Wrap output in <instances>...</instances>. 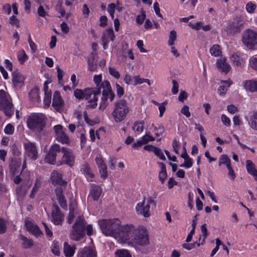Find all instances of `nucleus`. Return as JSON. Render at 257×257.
I'll return each mask as SVG.
<instances>
[{
    "label": "nucleus",
    "mask_w": 257,
    "mask_h": 257,
    "mask_svg": "<svg viewBox=\"0 0 257 257\" xmlns=\"http://www.w3.org/2000/svg\"><path fill=\"white\" fill-rule=\"evenodd\" d=\"M98 224L102 233L106 236L117 238L121 224L119 220L117 219H102L99 220Z\"/></svg>",
    "instance_id": "obj_1"
},
{
    "label": "nucleus",
    "mask_w": 257,
    "mask_h": 257,
    "mask_svg": "<svg viewBox=\"0 0 257 257\" xmlns=\"http://www.w3.org/2000/svg\"><path fill=\"white\" fill-rule=\"evenodd\" d=\"M46 119L43 113H32L27 118V126L30 130L40 133L46 125Z\"/></svg>",
    "instance_id": "obj_2"
},
{
    "label": "nucleus",
    "mask_w": 257,
    "mask_h": 257,
    "mask_svg": "<svg viewBox=\"0 0 257 257\" xmlns=\"http://www.w3.org/2000/svg\"><path fill=\"white\" fill-rule=\"evenodd\" d=\"M86 224L84 216L83 215L78 216L72 225V230L69 234L70 238L76 241L82 239L85 235Z\"/></svg>",
    "instance_id": "obj_3"
},
{
    "label": "nucleus",
    "mask_w": 257,
    "mask_h": 257,
    "mask_svg": "<svg viewBox=\"0 0 257 257\" xmlns=\"http://www.w3.org/2000/svg\"><path fill=\"white\" fill-rule=\"evenodd\" d=\"M128 111L127 103L125 100L121 99L115 103L112 116L115 122H119L125 119Z\"/></svg>",
    "instance_id": "obj_4"
},
{
    "label": "nucleus",
    "mask_w": 257,
    "mask_h": 257,
    "mask_svg": "<svg viewBox=\"0 0 257 257\" xmlns=\"http://www.w3.org/2000/svg\"><path fill=\"white\" fill-rule=\"evenodd\" d=\"M93 80L96 84V90L102 89V95L104 97H107L108 95H110V100L112 101L114 97V94L113 93L109 82L108 80L102 81V75H95L93 77Z\"/></svg>",
    "instance_id": "obj_5"
},
{
    "label": "nucleus",
    "mask_w": 257,
    "mask_h": 257,
    "mask_svg": "<svg viewBox=\"0 0 257 257\" xmlns=\"http://www.w3.org/2000/svg\"><path fill=\"white\" fill-rule=\"evenodd\" d=\"M136 230L137 228L132 224L120 226L117 238L122 242H133Z\"/></svg>",
    "instance_id": "obj_6"
},
{
    "label": "nucleus",
    "mask_w": 257,
    "mask_h": 257,
    "mask_svg": "<svg viewBox=\"0 0 257 257\" xmlns=\"http://www.w3.org/2000/svg\"><path fill=\"white\" fill-rule=\"evenodd\" d=\"M0 108L4 110L6 115L11 116L14 113V108L9 94L0 90Z\"/></svg>",
    "instance_id": "obj_7"
},
{
    "label": "nucleus",
    "mask_w": 257,
    "mask_h": 257,
    "mask_svg": "<svg viewBox=\"0 0 257 257\" xmlns=\"http://www.w3.org/2000/svg\"><path fill=\"white\" fill-rule=\"evenodd\" d=\"M242 41L248 49H253L257 44V32L250 29L245 30L242 34Z\"/></svg>",
    "instance_id": "obj_8"
},
{
    "label": "nucleus",
    "mask_w": 257,
    "mask_h": 257,
    "mask_svg": "<svg viewBox=\"0 0 257 257\" xmlns=\"http://www.w3.org/2000/svg\"><path fill=\"white\" fill-rule=\"evenodd\" d=\"M133 242L142 246L149 243L148 232L144 227L141 226L137 228Z\"/></svg>",
    "instance_id": "obj_9"
},
{
    "label": "nucleus",
    "mask_w": 257,
    "mask_h": 257,
    "mask_svg": "<svg viewBox=\"0 0 257 257\" xmlns=\"http://www.w3.org/2000/svg\"><path fill=\"white\" fill-rule=\"evenodd\" d=\"M25 156L32 160H36L38 157V148L35 143L27 141L24 143Z\"/></svg>",
    "instance_id": "obj_10"
},
{
    "label": "nucleus",
    "mask_w": 257,
    "mask_h": 257,
    "mask_svg": "<svg viewBox=\"0 0 257 257\" xmlns=\"http://www.w3.org/2000/svg\"><path fill=\"white\" fill-rule=\"evenodd\" d=\"M23 179V184H25L22 188L18 187L16 189L17 193L20 196H24L27 190L32 185V178L31 176V173L29 172H24L22 174Z\"/></svg>",
    "instance_id": "obj_11"
},
{
    "label": "nucleus",
    "mask_w": 257,
    "mask_h": 257,
    "mask_svg": "<svg viewBox=\"0 0 257 257\" xmlns=\"http://www.w3.org/2000/svg\"><path fill=\"white\" fill-rule=\"evenodd\" d=\"M243 22L240 17H236L227 25L226 29L230 33H239L242 28Z\"/></svg>",
    "instance_id": "obj_12"
},
{
    "label": "nucleus",
    "mask_w": 257,
    "mask_h": 257,
    "mask_svg": "<svg viewBox=\"0 0 257 257\" xmlns=\"http://www.w3.org/2000/svg\"><path fill=\"white\" fill-rule=\"evenodd\" d=\"M61 148L58 144L52 145L50 148L49 153L45 158V161L49 164H54L56 162L57 154L61 152Z\"/></svg>",
    "instance_id": "obj_13"
},
{
    "label": "nucleus",
    "mask_w": 257,
    "mask_h": 257,
    "mask_svg": "<svg viewBox=\"0 0 257 257\" xmlns=\"http://www.w3.org/2000/svg\"><path fill=\"white\" fill-rule=\"evenodd\" d=\"M56 139L62 144H69L70 139L67 135L65 133L62 125L58 124L54 126Z\"/></svg>",
    "instance_id": "obj_14"
},
{
    "label": "nucleus",
    "mask_w": 257,
    "mask_h": 257,
    "mask_svg": "<svg viewBox=\"0 0 257 257\" xmlns=\"http://www.w3.org/2000/svg\"><path fill=\"white\" fill-rule=\"evenodd\" d=\"M61 152L63 154L62 160L64 163L70 166H72L75 162V156L69 148H61Z\"/></svg>",
    "instance_id": "obj_15"
},
{
    "label": "nucleus",
    "mask_w": 257,
    "mask_h": 257,
    "mask_svg": "<svg viewBox=\"0 0 257 257\" xmlns=\"http://www.w3.org/2000/svg\"><path fill=\"white\" fill-rule=\"evenodd\" d=\"M232 63L236 66L242 67L245 62L246 57L245 55L238 52L231 54L229 57Z\"/></svg>",
    "instance_id": "obj_16"
},
{
    "label": "nucleus",
    "mask_w": 257,
    "mask_h": 257,
    "mask_svg": "<svg viewBox=\"0 0 257 257\" xmlns=\"http://www.w3.org/2000/svg\"><path fill=\"white\" fill-rule=\"evenodd\" d=\"M114 38L115 36L112 28L107 29L103 32L101 40L104 50L107 49L109 41H113Z\"/></svg>",
    "instance_id": "obj_17"
},
{
    "label": "nucleus",
    "mask_w": 257,
    "mask_h": 257,
    "mask_svg": "<svg viewBox=\"0 0 257 257\" xmlns=\"http://www.w3.org/2000/svg\"><path fill=\"white\" fill-rule=\"evenodd\" d=\"M150 206L148 204L145 203V200L137 204L136 210L138 214L143 215L145 217H148L150 216Z\"/></svg>",
    "instance_id": "obj_18"
},
{
    "label": "nucleus",
    "mask_w": 257,
    "mask_h": 257,
    "mask_svg": "<svg viewBox=\"0 0 257 257\" xmlns=\"http://www.w3.org/2000/svg\"><path fill=\"white\" fill-rule=\"evenodd\" d=\"M63 220V215L57 205H54L52 211V221L56 225L59 224Z\"/></svg>",
    "instance_id": "obj_19"
},
{
    "label": "nucleus",
    "mask_w": 257,
    "mask_h": 257,
    "mask_svg": "<svg viewBox=\"0 0 257 257\" xmlns=\"http://www.w3.org/2000/svg\"><path fill=\"white\" fill-rule=\"evenodd\" d=\"M62 188L60 187H58L55 189L56 198L58 201L59 204L62 208L66 209L67 207V202L65 197L62 194Z\"/></svg>",
    "instance_id": "obj_20"
},
{
    "label": "nucleus",
    "mask_w": 257,
    "mask_h": 257,
    "mask_svg": "<svg viewBox=\"0 0 257 257\" xmlns=\"http://www.w3.org/2000/svg\"><path fill=\"white\" fill-rule=\"evenodd\" d=\"M78 257H96V252L90 247H85L78 252Z\"/></svg>",
    "instance_id": "obj_21"
},
{
    "label": "nucleus",
    "mask_w": 257,
    "mask_h": 257,
    "mask_svg": "<svg viewBox=\"0 0 257 257\" xmlns=\"http://www.w3.org/2000/svg\"><path fill=\"white\" fill-rule=\"evenodd\" d=\"M24 77L18 71L12 72V81L15 86H21L24 84Z\"/></svg>",
    "instance_id": "obj_22"
},
{
    "label": "nucleus",
    "mask_w": 257,
    "mask_h": 257,
    "mask_svg": "<svg viewBox=\"0 0 257 257\" xmlns=\"http://www.w3.org/2000/svg\"><path fill=\"white\" fill-rule=\"evenodd\" d=\"M64 104V101L60 96L58 91H55L53 94L52 105L56 108L62 107Z\"/></svg>",
    "instance_id": "obj_23"
},
{
    "label": "nucleus",
    "mask_w": 257,
    "mask_h": 257,
    "mask_svg": "<svg viewBox=\"0 0 257 257\" xmlns=\"http://www.w3.org/2000/svg\"><path fill=\"white\" fill-rule=\"evenodd\" d=\"M51 180L53 184H59L60 185H64L66 182L62 179V174L57 171H54L51 175Z\"/></svg>",
    "instance_id": "obj_24"
},
{
    "label": "nucleus",
    "mask_w": 257,
    "mask_h": 257,
    "mask_svg": "<svg viewBox=\"0 0 257 257\" xmlns=\"http://www.w3.org/2000/svg\"><path fill=\"white\" fill-rule=\"evenodd\" d=\"M217 67L222 71L227 73L230 69V65L227 63L226 58H221L216 62Z\"/></svg>",
    "instance_id": "obj_25"
},
{
    "label": "nucleus",
    "mask_w": 257,
    "mask_h": 257,
    "mask_svg": "<svg viewBox=\"0 0 257 257\" xmlns=\"http://www.w3.org/2000/svg\"><path fill=\"white\" fill-rule=\"evenodd\" d=\"M102 193V189L99 186L93 185L90 191V195L94 200H97Z\"/></svg>",
    "instance_id": "obj_26"
},
{
    "label": "nucleus",
    "mask_w": 257,
    "mask_h": 257,
    "mask_svg": "<svg viewBox=\"0 0 257 257\" xmlns=\"http://www.w3.org/2000/svg\"><path fill=\"white\" fill-rule=\"evenodd\" d=\"M76 247L75 246H71L67 242L64 243L63 251L66 257L72 256L75 251Z\"/></svg>",
    "instance_id": "obj_27"
},
{
    "label": "nucleus",
    "mask_w": 257,
    "mask_h": 257,
    "mask_svg": "<svg viewBox=\"0 0 257 257\" xmlns=\"http://www.w3.org/2000/svg\"><path fill=\"white\" fill-rule=\"evenodd\" d=\"M29 97L34 103H39L40 101L39 90L37 88L32 89L29 93Z\"/></svg>",
    "instance_id": "obj_28"
},
{
    "label": "nucleus",
    "mask_w": 257,
    "mask_h": 257,
    "mask_svg": "<svg viewBox=\"0 0 257 257\" xmlns=\"http://www.w3.org/2000/svg\"><path fill=\"white\" fill-rule=\"evenodd\" d=\"M76 210V203L75 202H72L69 207V214L67 219L68 223L70 224L72 223L75 215L77 214Z\"/></svg>",
    "instance_id": "obj_29"
},
{
    "label": "nucleus",
    "mask_w": 257,
    "mask_h": 257,
    "mask_svg": "<svg viewBox=\"0 0 257 257\" xmlns=\"http://www.w3.org/2000/svg\"><path fill=\"white\" fill-rule=\"evenodd\" d=\"M100 90H95L94 88H86L84 90V99H89L91 96L93 94V97L96 96L97 95L100 94Z\"/></svg>",
    "instance_id": "obj_30"
},
{
    "label": "nucleus",
    "mask_w": 257,
    "mask_h": 257,
    "mask_svg": "<svg viewBox=\"0 0 257 257\" xmlns=\"http://www.w3.org/2000/svg\"><path fill=\"white\" fill-rule=\"evenodd\" d=\"M25 225L27 229L35 234H39L40 232L39 228L37 225L33 224L29 220H26Z\"/></svg>",
    "instance_id": "obj_31"
},
{
    "label": "nucleus",
    "mask_w": 257,
    "mask_h": 257,
    "mask_svg": "<svg viewBox=\"0 0 257 257\" xmlns=\"http://www.w3.org/2000/svg\"><path fill=\"white\" fill-rule=\"evenodd\" d=\"M246 169L247 172L253 176V177L257 175V170L255 168L254 164L249 160L246 161Z\"/></svg>",
    "instance_id": "obj_32"
},
{
    "label": "nucleus",
    "mask_w": 257,
    "mask_h": 257,
    "mask_svg": "<svg viewBox=\"0 0 257 257\" xmlns=\"http://www.w3.org/2000/svg\"><path fill=\"white\" fill-rule=\"evenodd\" d=\"M211 56L215 57L220 56L222 54L221 47L218 44H214L209 49Z\"/></svg>",
    "instance_id": "obj_33"
},
{
    "label": "nucleus",
    "mask_w": 257,
    "mask_h": 257,
    "mask_svg": "<svg viewBox=\"0 0 257 257\" xmlns=\"http://www.w3.org/2000/svg\"><path fill=\"white\" fill-rule=\"evenodd\" d=\"M81 171L85 176L88 180L90 181H92L94 175L87 165H84L82 166L81 169Z\"/></svg>",
    "instance_id": "obj_34"
},
{
    "label": "nucleus",
    "mask_w": 257,
    "mask_h": 257,
    "mask_svg": "<svg viewBox=\"0 0 257 257\" xmlns=\"http://www.w3.org/2000/svg\"><path fill=\"white\" fill-rule=\"evenodd\" d=\"M244 87L246 89L254 92L257 91V80H248L244 83Z\"/></svg>",
    "instance_id": "obj_35"
},
{
    "label": "nucleus",
    "mask_w": 257,
    "mask_h": 257,
    "mask_svg": "<svg viewBox=\"0 0 257 257\" xmlns=\"http://www.w3.org/2000/svg\"><path fill=\"white\" fill-rule=\"evenodd\" d=\"M44 89L45 91L44 103L45 105L49 106L51 101V93L48 90V86L46 82L44 83Z\"/></svg>",
    "instance_id": "obj_36"
},
{
    "label": "nucleus",
    "mask_w": 257,
    "mask_h": 257,
    "mask_svg": "<svg viewBox=\"0 0 257 257\" xmlns=\"http://www.w3.org/2000/svg\"><path fill=\"white\" fill-rule=\"evenodd\" d=\"M221 82L223 84L219 87L218 89V92L220 95H223L225 94L227 87L230 86L231 83L230 80L221 81Z\"/></svg>",
    "instance_id": "obj_37"
},
{
    "label": "nucleus",
    "mask_w": 257,
    "mask_h": 257,
    "mask_svg": "<svg viewBox=\"0 0 257 257\" xmlns=\"http://www.w3.org/2000/svg\"><path fill=\"white\" fill-rule=\"evenodd\" d=\"M158 164L161 168V171L159 174V178L160 180L163 183L167 176L166 166L165 164L162 162L158 163Z\"/></svg>",
    "instance_id": "obj_38"
},
{
    "label": "nucleus",
    "mask_w": 257,
    "mask_h": 257,
    "mask_svg": "<svg viewBox=\"0 0 257 257\" xmlns=\"http://www.w3.org/2000/svg\"><path fill=\"white\" fill-rule=\"evenodd\" d=\"M248 124L252 129L257 130V111L250 116Z\"/></svg>",
    "instance_id": "obj_39"
},
{
    "label": "nucleus",
    "mask_w": 257,
    "mask_h": 257,
    "mask_svg": "<svg viewBox=\"0 0 257 257\" xmlns=\"http://www.w3.org/2000/svg\"><path fill=\"white\" fill-rule=\"evenodd\" d=\"M41 185V181L39 177H37L36 179V182L35 183L34 186L32 189L31 193L30 195V197L31 198H34L36 193L39 190L40 186Z\"/></svg>",
    "instance_id": "obj_40"
},
{
    "label": "nucleus",
    "mask_w": 257,
    "mask_h": 257,
    "mask_svg": "<svg viewBox=\"0 0 257 257\" xmlns=\"http://www.w3.org/2000/svg\"><path fill=\"white\" fill-rule=\"evenodd\" d=\"M222 164L225 165L226 167L231 165L230 160L226 155H222L219 158V166H221Z\"/></svg>",
    "instance_id": "obj_41"
},
{
    "label": "nucleus",
    "mask_w": 257,
    "mask_h": 257,
    "mask_svg": "<svg viewBox=\"0 0 257 257\" xmlns=\"http://www.w3.org/2000/svg\"><path fill=\"white\" fill-rule=\"evenodd\" d=\"M177 39L176 32L174 30L171 31L169 35L168 44L169 46H173Z\"/></svg>",
    "instance_id": "obj_42"
},
{
    "label": "nucleus",
    "mask_w": 257,
    "mask_h": 257,
    "mask_svg": "<svg viewBox=\"0 0 257 257\" xmlns=\"http://www.w3.org/2000/svg\"><path fill=\"white\" fill-rule=\"evenodd\" d=\"M94 60L93 54H91V57L88 58V69L90 71H95L97 68L96 65L94 63Z\"/></svg>",
    "instance_id": "obj_43"
},
{
    "label": "nucleus",
    "mask_w": 257,
    "mask_h": 257,
    "mask_svg": "<svg viewBox=\"0 0 257 257\" xmlns=\"http://www.w3.org/2000/svg\"><path fill=\"white\" fill-rule=\"evenodd\" d=\"M18 59L21 64H23L28 59V56L24 50H21L18 52Z\"/></svg>",
    "instance_id": "obj_44"
},
{
    "label": "nucleus",
    "mask_w": 257,
    "mask_h": 257,
    "mask_svg": "<svg viewBox=\"0 0 257 257\" xmlns=\"http://www.w3.org/2000/svg\"><path fill=\"white\" fill-rule=\"evenodd\" d=\"M21 239L23 241L22 246L24 248L30 247L33 244L32 240L28 238L27 237L21 236Z\"/></svg>",
    "instance_id": "obj_45"
},
{
    "label": "nucleus",
    "mask_w": 257,
    "mask_h": 257,
    "mask_svg": "<svg viewBox=\"0 0 257 257\" xmlns=\"http://www.w3.org/2000/svg\"><path fill=\"white\" fill-rule=\"evenodd\" d=\"M116 257H132L130 253L126 249H120L115 251Z\"/></svg>",
    "instance_id": "obj_46"
},
{
    "label": "nucleus",
    "mask_w": 257,
    "mask_h": 257,
    "mask_svg": "<svg viewBox=\"0 0 257 257\" xmlns=\"http://www.w3.org/2000/svg\"><path fill=\"white\" fill-rule=\"evenodd\" d=\"M144 124L143 121L136 122L134 124L133 130L139 133L142 132L144 129Z\"/></svg>",
    "instance_id": "obj_47"
},
{
    "label": "nucleus",
    "mask_w": 257,
    "mask_h": 257,
    "mask_svg": "<svg viewBox=\"0 0 257 257\" xmlns=\"http://www.w3.org/2000/svg\"><path fill=\"white\" fill-rule=\"evenodd\" d=\"M116 8V5L114 3H111L108 5L107 11L112 19H114V14Z\"/></svg>",
    "instance_id": "obj_48"
},
{
    "label": "nucleus",
    "mask_w": 257,
    "mask_h": 257,
    "mask_svg": "<svg viewBox=\"0 0 257 257\" xmlns=\"http://www.w3.org/2000/svg\"><path fill=\"white\" fill-rule=\"evenodd\" d=\"M98 100V98L96 96L93 97V99H90L88 102V104H87L86 107L88 108H94L97 106V101Z\"/></svg>",
    "instance_id": "obj_49"
},
{
    "label": "nucleus",
    "mask_w": 257,
    "mask_h": 257,
    "mask_svg": "<svg viewBox=\"0 0 257 257\" xmlns=\"http://www.w3.org/2000/svg\"><path fill=\"white\" fill-rule=\"evenodd\" d=\"M108 70L109 74L112 76L114 77L116 79H118L119 78V73L115 68L110 66L108 67Z\"/></svg>",
    "instance_id": "obj_50"
},
{
    "label": "nucleus",
    "mask_w": 257,
    "mask_h": 257,
    "mask_svg": "<svg viewBox=\"0 0 257 257\" xmlns=\"http://www.w3.org/2000/svg\"><path fill=\"white\" fill-rule=\"evenodd\" d=\"M193 165V160L189 157L185 158L184 163L183 164L180 165V167H185L186 168H190Z\"/></svg>",
    "instance_id": "obj_51"
},
{
    "label": "nucleus",
    "mask_w": 257,
    "mask_h": 257,
    "mask_svg": "<svg viewBox=\"0 0 257 257\" xmlns=\"http://www.w3.org/2000/svg\"><path fill=\"white\" fill-rule=\"evenodd\" d=\"M249 64L252 68L257 70V57H251L249 60Z\"/></svg>",
    "instance_id": "obj_52"
},
{
    "label": "nucleus",
    "mask_w": 257,
    "mask_h": 257,
    "mask_svg": "<svg viewBox=\"0 0 257 257\" xmlns=\"http://www.w3.org/2000/svg\"><path fill=\"white\" fill-rule=\"evenodd\" d=\"M83 94L84 90L80 89H76L74 91V95L75 97L78 99H84Z\"/></svg>",
    "instance_id": "obj_53"
},
{
    "label": "nucleus",
    "mask_w": 257,
    "mask_h": 257,
    "mask_svg": "<svg viewBox=\"0 0 257 257\" xmlns=\"http://www.w3.org/2000/svg\"><path fill=\"white\" fill-rule=\"evenodd\" d=\"M201 230L202 233V236H203V239H202V241L201 242V244H203L204 243L205 238H206V237L208 235L207 229L206 227V224H204L201 225Z\"/></svg>",
    "instance_id": "obj_54"
},
{
    "label": "nucleus",
    "mask_w": 257,
    "mask_h": 257,
    "mask_svg": "<svg viewBox=\"0 0 257 257\" xmlns=\"http://www.w3.org/2000/svg\"><path fill=\"white\" fill-rule=\"evenodd\" d=\"M256 8V5L251 2L248 3L245 7L246 11L249 13H253L254 11Z\"/></svg>",
    "instance_id": "obj_55"
},
{
    "label": "nucleus",
    "mask_w": 257,
    "mask_h": 257,
    "mask_svg": "<svg viewBox=\"0 0 257 257\" xmlns=\"http://www.w3.org/2000/svg\"><path fill=\"white\" fill-rule=\"evenodd\" d=\"M221 121L224 125L226 126H230L231 125V121L228 117L225 114H222L221 116Z\"/></svg>",
    "instance_id": "obj_56"
},
{
    "label": "nucleus",
    "mask_w": 257,
    "mask_h": 257,
    "mask_svg": "<svg viewBox=\"0 0 257 257\" xmlns=\"http://www.w3.org/2000/svg\"><path fill=\"white\" fill-rule=\"evenodd\" d=\"M154 153L161 160H166L165 156H164L163 152L162 151V150L160 148L157 147L156 149H155Z\"/></svg>",
    "instance_id": "obj_57"
},
{
    "label": "nucleus",
    "mask_w": 257,
    "mask_h": 257,
    "mask_svg": "<svg viewBox=\"0 0 257 257\" xmlns=\"http://www.w3.org/2000/svg\"><path fill=\"white\" fill-rule=\"evenodd\" d=\"M4 132L6 134L12 135L14 132V126L10 123L8 124L5 127Z\"/></svg>",
    "instance_id": "obj_58"
},
{
    "label": "nucleus",
    "mask_w": 257,
    "mask_h": 257,
    "mask_svg": "<svg viewBox=\"0 0 257 257\" xmlns=\"http://www.w3.org/2000/svg\"><path fill=\"white\" fill-rule=\"evenodd\" d=\"M146 18V14L145 12L144 11H142L141 15H139L137 16L136 19L137 23L141 25L144 22L145 19Z\"/></svg>",
    "instance_id": "obj_59"
},
{
    "label": "nucleus",
    "mask_w": 257,
    "mask_h": 257,
    "mask_svg": "<svg viewBox=\"0 0 257 257\" xmlns=\"http://www.w3.org/2000/svg\"><path fill=\"white\" fill-rule=\"evenodd\" d=\"M51 250L55 255H59L60 254L59 247L57 242H53L52 245Z\"/></svg>",
    "instance_id": "obj_60"
},
{
    "label": "nucleus",
    "mask_w": 257,
    "mask_h": 257,
    "mask_svg": "<svg viewBox=\"0 0 257 257\" xmlns=\"http://www.w3.org/2000/svg\"><path fill=\"white\" fill-rule=\"evenodd\" d=\"M188 25L192 29H194L195 30H199L201 28L202 23L201 22H198L195 24L189 23Z\"/></svg>",
    "instance_id": "obj_61"
},
{
    "label": "nucleus",
    "mask_w": 257,
    "mask_h": 257,
    "mask_svg": "<svg viewBox=\"0 0 257 257\" xmlns=\"http://www.w3.org/2000/svg\"><path fill=\"white\" fill-rule=\"evenodd\" d=\"M181 112L187 117L190 116L191 113L189 111V108L187 105L183 106L181 110Z\"/></svg>",
    "instance_id": "obj_62"
},
{
    "label": "nucleus",
    "mask_w": 257,
    "mask_h": 257,
    "mask_svg": "<svg viewBox=\"0 0 257 257\" xmlns=\"http://www.w3.org/2000/svg\"><path fill=\"white\" fill-rule=\"evenodd\" d=\"M124 81L127 85L133 84L134 80L133 77L128 74H125L123 79Z\"/></svg>",
    "instance_id": "obj_63"
},
{
    "label": "nucleus",
    "mask_w": 257,
    "mask_h": 257,
    "mask_svg": "<svg viewBox=\"0 0 257 257\" xmlns=\"http://www.w3.org/2000/svg\"><path fill=\"white\" fill-rule=\"evenodd\" d=\"M37 13L39 16L43 18H45L46 16H48V13L45 11L43 7L42 6H40L38 8Z\"/></svg>",
    "instance_id": "obj_64"
}]
</instances>
